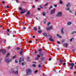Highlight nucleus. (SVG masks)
Listing matches in <instances>:
<instances>
[{
	"instance_id": "c756f323",
	"label": "nucleus",
	"mask_w": 76,
	"mask_h": 76,
	"mask_svg": "<svg viewBox=\"0 0 76 76\" xmlns=\"http://www.w3.org/2000/svg\"><path fill=\"white\" fill-rule=\"evenodd\" d=\"M44 57H42L41 60L42 61H44Z\"/></svg>"
},
{
	"instance_id": "9b49d317",
	"label": "nucleus",
	"mask_w": 76,
	"mask_h": 76,
	"mask_svg": "<svg viewBox=\"0 0 76 76\" xmlns=\"http://www.w3.org/2000/svg\"><path fill=\"white\" fill-rule=\"evenodd\" d=\"M64 29V28H62L61 29V31L62 34H64V31H63Z\"/></svg>"
},
{
	"instance_id": "338daca9",
	"label": "nucleus",
	"mask_w": 76,
	"mask_h": 76,
	"mask_svg": "<svg viewBox=\"0 0 76 76\" xmlns=\"http://www.w3.org/2000/svg\"><path fill=\"white\" fill-rule=\"evenodd\" d=\"M2 3L3 4L5 3V2H4V1H2Z\"/></svg>"
},
{
	"instance_id": "ddd939ff",
	"label": "nucleus",
	"mask_w": 76,
	"mask_h": 76,
	"mask_svg": "<svg viewBox=\"0 0 76 76\" xmlns=\"http://www.w3.org/2000/svg\"><path fill=\"white\" fill-rule=\"evenodd\" d=\"M69 45V44L67 43H64L63 44V46H64V47H66V45Z\"/></svg>"
},
{
	"instance_id": "052dcab7",
	"label": "nucleus",
	"mask_w": 76,
	"mask_h": 76,
	"mask_svg": "<svg viewBox=\"0 0 76 76\" xmlns=\"http://www.w3.org/2000/svg\"><path fill=\"white\" fill-rule=\"evenodd\" d=\"M49 61H51V58H49Z\"/></svg>"
},
{
	"instance_id": "bb28decb",
	"label": "nucleus",
	"mask_w": 76,
	"mask_h": 76,
	"mask_svg": "<svg viewBox=\"0 0 76 76\" xmlns=\"http://www.w3.org/2000/svg\"><path fill=\"white\" fill-rule=\"evenodd\" d=\"M74 39V38H71L70 39V42H72V39Z\"/></svg>"
},
{
	"instance_id": "f704fd0d",
	"label": "nucleus",
	"mask_w": 76,
	"mask_h": 76,
	"mask_svg": "<svg viewBox=\"0 0 76 76\" xmlns=\"http://www.w3.org/2000/svg\"><path fill=\"white\" fill-rule=\"evenodd\" d=\"M20 13H21V14H23V13H25V12H24L23 11H22L20 12Z\"/></svg>"
},
{
	"instance_id": "6e6552de",
	"label": "nucleus",
	"mask_w": 76,
	"mask_h": 76,
	"mask_svg": "<svg viewBox=\"0 0 76 76\" xmlns=\"http://www.w3.org/2000/svg\"><path fill=\"white\" fill-rule=\"evenodd\" d=\"M56 9H53V10H52L50 11V15L54 14L55 13V11H56Z\"/></svg>"
},
{
	"instance_id": "0eeeda50",
	"label": "nucleus",
	"mask_w": 76,
	"mask_h": 76,
	"mask_svg": "<svg viewBox=\"0 0 76 76\" xmlns=\"http://www.w3.org/2000/svg\"><path fill=\"white\" fill-rule=\"evenodd\" d=\"M30 15V12L29 11H28L27 13V14L25 15V16L26 17H30L31 16Z\"/></svg>"
},
{
	"instance_id": "f3484780",
	"label": "nucleus",
	"mask_w": 76,
	"mask_h": 76,
	"mask_svg": "<svg viewBox=\"0 0 76 76\" xmlns=\"http://www.w3.org/2000/svg\"><path fill=\"white\" fill-rule=\"evenodd\" d=\"M70 6V3H69L66 4L67 7H69Z\"/></svg>"
},
{
	"instance_id": "6ab92c4d",
	"label": "nucleus",
	"mask_w": 76,
	"mask_h": 76,
	"mask_svg": "<svg viewBox=\"0 0 76 76\" xmlns=\"http://www.w3.org/2000/svg\"><path fill=\"white\" fill-rule=\"evenodd\" d=\"M14 73L15 75H18V70H17L16 72H14Z\"/></svg>"
},
{
	"instance_id": "1a4fd4ad",
	"label": "nucleus",
	"mask_w": 76,
	"mask_h": 76,
	"mask_svg": "<svg viewBox=\"0 0 76 76\" xmlns=\"http://www.w3.org/2000/svg\"><path fill=\"white\" fill-rule=\"evenodd\" d=\"M1 51L2 52L3 54H5L6 53V50H0V52H1Z\"/></svg>"
},
{
	"instance_id": "a211bd4d",
	"label": "nucleus",
	"mask_w": 76,
	"mask_h": 76,
	"mask_svg": "<svg viewBox=\"0 0 76 76\" xmlns=\"http://www.w3.org/2000/svg\"><path fill=\"white\" fill-rule=\"evenodd\" d=\"M59 61L61 63V64H63V61L62 59H60L59 60Z\"/></svg>"
},
{
	"instance_id": "9d476101",
	"label": "nucleus",
	"mask_w": 76,
	"mask_h": 76,
	"mask_svg": "<svg viewBox=\"0 0 76 76\" xmlns=\"http://www.w3.org/2000/svg\"><path fill=\"white\" fill-rule=\"evenodd\" d=\"M19 64H20V63H21V61H24V60L23 59V58H20L19 60Z\"/></svg>"
},
{
	"instance_id": "b1692460",
	"label": "nucleus",
	"mask_w": 76,
	"mask_h": 76,
	"mask_svg": "<svg viewBox=\"0 0 76 76\" xmlns=\"http://www.w3.org/2000/svg\"><path fill=\"white\" fill-rule=\"evenodd\" d=\"M10 55V53H8L6 55V57H8V56Z\"/></svg>"
},
{
	"instance_id": "5fc2aeb1",
	"label": "nucleus",
	"mask_w": 76,
	"mask_h": 76,
	"mask_svg": "<svg viewBox=\"0 0 76 76\" xmlns=\"http://www.w3.org/2000/svg\"><path fill=\"white\" fill-rule=\"evenodd\" d=\"M72 51L73 52H75V50L74 49H72Z\"/></svg>"
},
{
	"instance_id": "13d9d810",
	"label": "nucleus",
	"mask_w": 76,
	"mask_h": 76,
	"mask_svg": "<svg viewBox=\"0 0 76 76\" xmlns=\"http://www.w3.org/2000/svg\"><path fill=\"white\" fill-rule=\"evenodd\" d=\"M19 10H22V8H21V7H20L19 8Z\"/></svg>"
},
{
	"instance_id": "423d86ee",
	"label": "nucleus",
	"mask_w": 76,
	"mask_h": 76,
	"mask_svg": "<svg viewBox=\"0 0 76 76\" xmlns=\"http://www.w3.org/2000/svg\"><path fill=\"white\" fill-rule=\"evenodd\" d=\"M53 26H50L46 28V29L47 31H49L51 29H53Z\"/></svg>"
},
{
	"instance_id": "680f3d73",
	"label": "nucleus",
	"mask_w": 76,
	"mask_h": 76,
	"mask_svg": "<svg viewBox=\"0 0 76 76\" xmlns=\"http://www.w3.org/2000/svg\"><path fill=\"white\" fill-rule=\"evenodd\" d=\"M10 47H9L8 48V49H10Z\"/></svg>"
},
{
	"instance_id": "473e14b6",
	"label": "nucleus",
	"mask_w": 76,
	"mask_h": 76,
	"mask_svg": "<svg viewBox=\"0 0 76 76\" xmlns=\"http://www.w3.org/2000/svg\"><path fill=\"white\" fill-rule=\"evenodd\" d=\"M75 31H72V32L71 34L72 35H73V34H75Z\"/></svg>"
},
{
	"instance_id": "37998d69",
	"label": "nucleus",
	"mask_w": 76,
	"mask_h": 76,
	"mask_svg": "<svg viewBox=\"0 0 76 76\" xmlns=\"http://www.w3.org/2000/svg\"><path fill=\"white\" fill-rule=\"evenodd\" d=\"M41 56L39 55H37V58H39Z\"/></svg>"
},
{
	"instance_id": "8fccbe9b",
	"label": "nucleus",
	"mask_w": 76,
	"mask_h": 76,
	"mask_svg": "<svg viewBox=\"0 0 76 76\" xmlns=\"http://www.w3.org/2000/svg\"><path fill=\"white\" fill-rule=\"evenodd\" d=\"M31 61V60H29V59H27V61Z\"/></svg>"
},
{
	"instance_id": "774afa93",
	"label": "nucleus",
	"mask_w": 76,
	"mask_h": 76,
	"mask_svg": "<svg viewBox=\"0 0 76 76\" xmlns=\"http://www.w3.org/2000/svg\"><path fill=\"white\" fill-rule=\"evenodd\" d=\"M75 15L76 16V12H75Z\"/></svg>"
},
{
	"instance_id": "3c124183",
	"label": "nucleus",
	"mask_w": 76,
	"mask_h": 76,
	"mask_svg": "<svg viewBox=\"0 0 76 76\" xmlns=\"http://www.w3.org/2000/svg\"><path fill=\"white\" fill-rule=\"evenodd\" d=\"M38 67L39 68H40V67H41V65H40V64H39L38 65Z\"/></svg>"
},
{
	"instance_id": "864d4df0",
	"label": "nucleus",
	"mask_w": 76,
	"mask_h": 76,
	"mask_svg": "<svg viewBox=\"0 0 76 76\" xmlns=\"http://www.w3.org/2000/svg\"><path fill=\"white\" fill-rule=\"evenodd\" d=\"M63 65L64 66L65 65H66V63H65L64 62V63H63Z\"/></svg>"
},
{
	"instance_id": "2eb2a0df",
	"label": "nucleus",
	"mask_w": 76,
	"mask_h": 76,
	"mask_svg": "<svg viewBox=\"0 0 76 76\" xmlns=\"http://www.w3.org/2000/svg\"><path fill=\"white\" fill-rule=\"evenodd\" d=\"M39 54L40 56H41V57H43V53H42L39 52Z\"/></svg>"
},
{
	"instance_id": "20e7f679",
	"label": "nucleus",
	"mask_w": 76,
	"mask_h": 76,
	"mask_svg": "<svg viewBox=\"0 0 76 76\" xmlns=\"http://www.w3.org/2000/svg\"><path fill=\"white\" fill-rule=\"evenodd\" d=\"M62 16V13L61 12H59L58 13V14L56 15V16L61 17Z\"/></svg>"
},
{
	"instance_id": "4468645a",
	"label": "nucleus",
	"mask_w": 76,
	"mask_h": 76,
	"mask_svg": "<svg viewBox=\"0 0 76 76\" xmlns=\"http://www.w3.org/2000/svg\"><path fill=\"white\" fill-rule=\"evenodd\" d=\"M56 35L57 37L58 38H62V37H61V36H60V35L58 34H57Z\"/></svg>"
},
{
	"instance_id": "69168bd1",
	"label": "nucleus",
	"mask_w": 76,
	"mask_h": 76,
	"mask_svg": "<svg viewBox=\"0 0 76 76\" xmlns=\"http://www.w3.org/2000/svg\"><path fill=\"white\" fill-rule=\"evenodd\" d=\"M38 29H40V27H38Z\"/></svg>"
},
{
	"instance_id": "ea45409f",
	"label": "nucleus",
	"mask_w": 76,
	"mask_h": 76,
	"mask_svg": "<svg viewBox=\"0 0 76 76\" xmlns=\"http://www.w3.org/2000/svg\"><path fill=\"white\" fill-rule=\"evenodd\" d=\"M52 8H53V6H51L49 8V10H50Z\"/></svg>"
},
{
	"instance_id": "39448f33",
	"label": "nucleus",
	"mask_w": 76,
	"mask_h": 76,
	"mask_svg": "<svg viewBox=\"0 0 76 76\" xmlns=\"http://www.w3.org/2000/svg\"><path fill=\"white\" fill-rule=\"evenodd\" d=\"M49 37L50 38H49V40L51 41H52V42H53V41H54V39H52V38H53V37H52L51 35H49Z\"/></svg>"
},
{
	"instance_id": "a18cd8bd",
	"label": "nucleus",
	"mask_w": 76,
	"mask_h": 76,
	"mask_svg": "<svg viewBox=\"0 0 76 76\" xmlns=\"http://www.w3.org/2000/svg\"><path fill=\"white\" fill-rule=\"evenodd\" d=\"M38 72V70H36L34 72V73H37V72Z\"/></svg>"
},
{
	"instance_id": "09e8293b",
	"label": "nucleus",
	"mask_w": 76,
	"mask_h": 76,
	"mask_svg": "<svg viewBox=\"0 0 76 76\" xmlns=\"http://www.w3.org/2000/svg\"><path fill=\"white\" fill-rule=\"evenodd\" d=\"M35 60H39V58H38L37 57L35 58Z\"/></svg>"
},
{
	"instance_id": "4be33fe9",
	"label": "nucleus",
	"mask_w": 76,
	"mask_h": 76,
	"mask_svg": "<svg viewBox=\"0 0 76 76\" xmlns=\"http://www.w3.org/2000/svg\"><path fill=\"white\" fill-rule=\"evenodd\" d=\"M23 53V51H21L20 52V55H21V56L22 55V53Z\"/></svg>"
},
{
	"instance_id": "e433bc0d",
	"label": "nucleus",
	"mask_w": 76,
	"mask_h": 76,
	"mask_svg": "<svg viewBox=\"0 0 76 76\" xmlns=\"http://www.w3.org/2000/svg\"><path fill=\"white\" fill-rule=\"evenodd\" d=\"M48 4V3H47L46 4H45V5H44L43 6H47Z\"/></svg>"
},
{
	"instance_id": "2f4dec72",
	"label": "nucleus",
	"mask_w": 76,
	"mask_h": 76,
	"mask_svg": "<svg viewBox=\"0 0 76 76\" xmlns=\"http://www.w3.org/2000/svg\"><path fill=\"white\" fill-rule=\"evenodd\" d=\"M59 3L61 4H62V3H63V2H62L61 1H60Z\"/></svg>"
},
{
	"instance_id": "cd10ccee",
	"label": "nucleus",
	"mask_w": 76,
	"mask_h": 76,
	"mask_svg": "<svg viewBox=\"0 0 76 76\" xmlns=\"http://www.w3.org/2000/svg\"><path fill=\"white\" fill-rule=\"evenodd\" d=\"M51 24V23L49 22H48L47 24V26H50V25Z\"/></svg>"
},
{
	"instance_id": "58836bf2",
	"label": "nucleus",
	"mask_w": 76,
	"mask_h": 76,
	"mask_svg": "<svg viewBox=\"0 0 76 76\" xmlns=\"http://www.w3.org/2000/svg\"><path fill=\"white\" fill-rule=\"evenodd\" d=\"M16 55H15V56H14L12 58H16Z\"/></svg>"
},
{
	"instance_id": "603ef678",
	"label": "nucleus",
	"mask_w": 76,
	"mask_h": 76,
	"mask_svg": "<svg viewBox=\"0 0 76 76\" xmlns=\"http://www.w3.org/2000/svg\"><path fill=\"white\" fill-rule=\"evenodd\" d=\"M4 44H5V43H6V40H5V39H4Z\"/></svg>"
},
{
	"instance_id": "4d7b16f0",
	"label": "nucleus",
	"mask_w": 76,
	"mask_h": 76,
	"mask_svg": "<svg viewBox=\"0 0 76 76\" xmlns=\"http://www.w3.org/2000/svg\"><path fill=\"white\" fill-rule=\"evenodd\" d=\"M54 6L55 7H57V4H54Z\"/></svg>"
},
{
	"instance_id": "aec40b11",
	"label": "nucleus",
	"mask_w": 76,
	"mask_h": 76,
	"mask_svg": "<svg viewBox=\"0 0 76 76\" xmlns=\"http://www.w3.org/2000/svg\"><path fill=\"white\" fill-rule=\"evenodd\" d=\"M42 15L43 16H45L46 15V14L45 12H43L42 13Z\"/></svg>"
},
{
	"instance_id": "f257e3e1",
	"label": "nucleus",
	"mask_w": 76,
	"mask_h": 76,
	"mask_svg": "<svg viewBox=\"0 0 76 76\" xmlns=\"http://www.w3.org/2000/svg\"><path fill=\"white\" fill-rule=\"evenodd\" d=\"M12 58H11L9 60V57H6L5 58V62L6 63H10L12 61Z\"/></svg>"
},
{
	"instance_id": "7c9ffc66",
	"label": "nucleus",
	"mask_w": 76,
	"mask_h": 76,
	"mask_svg": "<svg viewBox=\"0 0 76 76\" xmlns=\"http://www.w3.org/2000/svg\"><path fill=\"white\" fill-rule=\"evenodd\" d=\"M15 63H18V61H17V59L15 60Z\"/></svg>"
},
{
	"instance_id": "6e6d98bb",
	"label": "nucleus",
	"mask_w": 76,
	"mask_h": 76,
	"mask_svg": "<svg viewBox=\"0 0 76 76\" xmlns=\"http://www.w3.org/2000/svg\"><path fill=\"white\" fill-rule=\"evenodd\" d=\"M57 43L58 44H60V42L59 41H58Z\"/></svg>"
},
{
	"instance_id": "393cba45",
	"label": "nucleus",
	"mask_w": 76,
	"mask_h": 76,
	"mask_svg": "<svg viewBox=\"0 0 76 76\" xmlns=\"http://www.w3.org/2000/svg\"><path fill=\"white\" fill-rule=\"evenodd\" d=\"M38 32L39 33V34H41V33H42V31L38 30Z\"/></svg>"
},
{
	"instance_id": "bf43d9fd",
	"label": "nucleus",
	"mask_w": 76,
	"mask_h": 76,
	"mask_svg": "<svg viewBox=\"0 0 76 76\" xmlns=\"http://www.w3.org/2000/svg\"><path fill=\"white\" fill-rule=\"evenodd\" d=\"M7 31L8 32H10V31L9 30V29H7Z\"/></svg>"
},
{
	"instance_id": "c9c22d12",
	"label": "nucleus",
	"mask_w": 76,
	"mask_h": 76,
	"mask_svg": "<svg viewBox=\"0 0 76 76\" xmlns=\"http://www.w3.org/2000/svg\"><path fill=\"white\" fill-rule=\"evenodd\" d=\"M34 31H37V28L36 27H34Z\"/></svg>"
},
{
	"instance_id": "412c9836",
	"label": "nucleus",
	"mask_w": 76,
	"mask_h": 76,
	"mask_svg": "<svg viewBox=\"0 0 76 76\" xmlns=\"http://www.w3.org/2000/svg\"><path fill=\"white\" fill-rule=\"evenodd\" d=\"M43 35H44L45 37H46L47 35V33H43Z\"/></svg>"
},
{
	"instance_id": "e2e57ef3",
	"label": "nucleus",
	"mask_w": 76,
	"mask_h": 76,
	"mask_svg": "<svg viewBox=\"0 0 76 76\" xmlns=\"http://www.w3.org/2000/svg\"><path fill=\"white\" fill-rule=\"evenodd\" d=\"M23 28L24 29H26V27H23Z\"/></svg>"
},
{
	"instance_id": "0e129e2a",
	"label": "nucleus",
	"mask_w": 76,
	"mask_h": 76,
	"mask_svg": "<svg viewBox=\"0 0 76 76\" xmlns=\"http://www.w3.org/2000/svg\"><path fill=\"white\" fill-rule=\"evenodd\" d=\"M29 58H29V57H27V59H29Z\"/></svg>"
},
{
	"instance_id": "5701e85b",
	"label": "nucleus",
	"mask_w": 76,
	"mask_h": 76,
	"mask_svg": "<svg viewBox=\"0 0 76 76\" xmlns=\"http://www.w3.org/2000/svg\"><path fill=\"white\" fill-rule=\"evenodd\" d=\"M25 13V12H26L27 10H26V9H25L24 10H22Z\"/></svg>"
},
{
	"instance_id": "49530a36",
	"label": "nucleus",
	"mask_w": 76,
	"mask_h": 76,
	"mask_svg": "<svg viewBox=\"0 0 76 76\" xmlns=\"http://www.w3.org/2000/svg\"><path fill=\"white\" fill-rule=\"evenodd\" d=\"M37 10H41V8H38Z\"/></svg>"
},
{
	"instance_id": "7ed1b4c3",
	"label": "nucleus",
	"mask_w": 76,
	"mask_h": 76,
	"mask_svg": "<svg viewBox=\"0 0 76 76\" xmlns=\"http://www.w3.org/2000/svg\"><path fill=\"white\" fill-rule=\"evenodd\" d=\"M69 66H71L70 69H73V67H74V63H72L71 64L70 63H69Z\"/></svg>"
},
{
	"instance_id": "a878e982",
	"label": "nucleus",
	"mask_w": 76,
	"mask_h": 76,
	"mask_svg": "<svg viewBox=\"0 0 76 76\" xmlns=\"http://www.w3.org/2000/svg\"><path fill=\"white\" fill-rule=\"evenodd\" d=\"M69 9H70V7H67L65 8V10H69Z\"/></svg>"
},
{
	"instance_id": "f03ea898",
	"label": "nucleus",
	"mask_w": 76,
	"mask_h": 76,
	"mask_svg": "<svg viewBox=\"0 0 76 76\" xmlns=\"http://www.w3.org/2000/svg\"><path fill=\"white\" fill-rule=\"evenodd\" d=\"M32 73V71L30 69H28L26 70V75H29Z\"/></svg>"
},
{
	"instance_id": "c85d7f7f",
	"label": "nucleus",
	"mask_w": 76,
	"mask_h": 76,
	"mask_svg": "<svg viewBox=\"0 0 76 76\" xmlns=\"http://www.w3.org/2000/svg\"><path fill=\"white\" fill-rule=\"evenodd\" d=\"M39 53H41V51H42V49H39Z\"/></svg>"
},
{
	"instance_id": "4c0bfd02",
	"label": "nucleus",
	"mask_w": 76,
	"mask_h": 76,
	"mask_svg": "<svg viewBox=\"0 0 76 76\" xmlns=\"http://www.w3.org/2000/svg\"><path fill=\"white\" fill-rule=\"evenodd\" d=\"M32 66H33L34 67H36V65L33 64L32 65Z\"/></svg>"
},
{
	"instance_id": "dca6fc26",
	"label": "nucleus",
	"mask_w": 76,
	"mask_h": 76,
	"mask_svg": "<svg viewBox=\"0 0 76 76\" xmlns=\"http://www.w3.org/2000/svg\"><path fill=\"white\" fill-rule=\"evenodd\" d=\"M67 24L68 25H70L72 24V22H68L67 23Z\"/></svg>"
},
{
	"instance_id": "a19ab883",
	"label": "nucleus",
	"mask_w": 76,
	"mask_h": 76,
	"mask_svg": "<svg viewBox=\"0 0 76 76\" xmlns=\"http://www.w3.org/2000/svg\"><path fill=\"white\" fill-rule=\"evenodd\" d=\"M20 48H16V49L17 50H20Z\"/></svg>"
},
{
	"instance_id": "de8ad7c7",
	"label": "nucleus",
	"mask_w": 76,
	"mask_h": 76,
	"mask_svg": "<svg viewBox=\"0 0 76 76\" xmlns=\"http://www.w3.org/2000/svg\"><path fill=\"white\" fill-rule=\"evenodd\" d=\"M28 42H30V43H32V41H29Z\"/></svg>"
},
{
	"instance_id": "f8f14e48",
	"label": "nucleus",
	"mask_w": 76,
	"mask_h": 76,
	"mask_svg": "<svg viewBox=\"0 0 76 76\" xmlns=\"http://www.w3.org/2000/svg\"><path fill=\"white\" fill-rule=\"evenodd\" d=\"M15 69L13 68L11 69H10V72H12V73H14V71Z\"/></svg>"
},
{
	"instance_id": "72a5a7b5",
	"label": "nucleus",
	"mask_w": 76,
	"mask_h": 76,
	"mask_svg": "<svg viewBox=\"0 0 76 76\" xmlns=\"http://www.w3.org/2000/svg\"><path fill=\"white\" fill-rule=\"evenodd\" d=\"M21 65H22V66H24L25 65V63H24L23 62H22L21 63Z\"/></svg>"
},
{
	"instance_id": "c03bdc74",
	"label": "nucleus",
	"mask_w": 76,
	"mask_h": 76,
	"mask_svg": "<svg viewBox=\"0 0 76 76\" xmlns=\"http://www.w3.org/2000/svg\"><path fill=\"white\" fill-rule=\"evenodd\" d=\"M64 41H65V40H62V43H63V42H64Z\"/></svg>"
},
{
	"instance_id": "79ce46f5",
	"label": "nucleus",
	"mask_w": 76,
	"mask_h": 76,
	"mask_svg": "<svg viewBox=\"0 0 76 76\" xmlns=\"http://www.w3.org/2000/svg\"><path fill=\"white\" fill-rule=\"evenodd\" d=\"M69 12L70 13H72V11L71 10H69Z\"/></svg>"
}]
</instances>
